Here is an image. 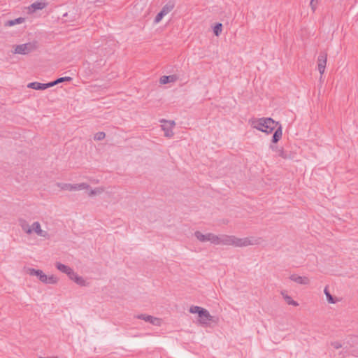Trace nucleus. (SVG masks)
<instances>
[{
    "label": "nucleus",
    "instance_id": "1",
    "mask_svg": "<svg viewBox=\"0 0 358 358\" xmlns=\"http://www.w3.org/2000/svg\"><path fill=\"white\" fill-rule=\"evenodd\" d=\"M194 236L202 243L209 241L215 245H231L234 247H246L258 244L257 239L252 238H238L235 236H229L226 234L215 235L213 233L202 234L199 231L194 232Z\"/></svg>",
    "mask_w": 358,
    "mask_h": 358
},
{
    "label": "nucleus",
    "instance_id": "2",
    "mask_svg": "<svg viewBox=\"0 0 358 358\" xmlns=\"http://www.w3.org/2000/svg\"><path fill=\"white\" fill-rule=\"evenodd\" d=\"M253 128H255L262 132L271 134L275 130L272 136V142L278 143L282 137V127L278 122L274 121L271 117H262L255 120L252 123Z\"/></svg>",
    "mask_w": 358,
    "mask_h": 358
},
{
    "label": "nucleus",
    "instance_id": "3",
    "mask_svg": "<svg viewBox=\"0 0 358 358\" xmlns=\"http://www.w3.org/2000/svg\"><path fill=\"white\" fill-rule=\"evenodd\" d=\"M36 48V45L31 43L17 45L15 48V54L27 55Z\"/></svg>",
    "mask_w": 358,
    "mask_h": 358
},
{
    "label": "nucleus",
    "instance_id": "4",
    "mask_svg": "<svg viewBox=\"0 0 358 358\" xmlns=\"http://www.w3.org/2000/svg\"><path fill=\"white\" fill-rule=\"evenodd\" d=\"M161 122L163 123L161 127L162 129L164 131V136L168 138H171L173 136V128L175 126V122L162 120Z\"/></svg>",
    "mask_w": 358,
    "mask_h": 358
},
{
    "label": "nucleus",
    "instance_id": "5",
    "mask_svg": "<svg viewBox=\"0 0 358 358\" xmlns=\"http://www.w3.org/2000/svg\"><path fill=\"white\" fill-rule=\"evenodd\" d=\"M327 58V54L324 52H321L317 57L318 71L321 75H322L325 71Z\"/></svg>",
    "mask_w": 358,
    "mask_h": 358
},
{
    "label": "nucleus",
    "instance_id": "6",
    "mask_svg": "<svg viewBox=\"0 0 358 358\" xmlns=\"http://www.w3.org/2000/svg\"><path fill=\"white\" fill-rule=\"evenodd\" d=\"M138 319L143 320L145 322H148L154 325L159 326L161 324V321L159 319L151 315L141 314L136 316Z\"/></svg>",
    "mask_w": 358,
    "mask_h": 358
},
{
    "label": "nucleus",
    "instance_id": "7",
    "mask_svg": "<svg viewBox=\"0 0 358 358\" xmlns=\"http://www.w3.org/2000/svg\"><path fill=\"white\" fill-rule=\"evenodd\" d=\"M27 87L31 88L36 90H44L49 87H52L51 82L48 83H41L38 82H32L28 84Z\"/></svg>",
    "mask_w": 358,
    "mask_h": 358
},
{
    "label": "nucleus",
    "instance_id": "8",
    "mask_svg": "<svg viewBox=\"0 0 358 358\" xmlns=\"http://www.w3.org/2000/svg\"><path fill=\"white\" fill-rule=\"evenodd\" d=\"M201 311L202 312L201 313V315H199V316L200 323L203 324H208L210 322L213 321V317L210 315V314L206 309L203 308V310Z\"/></svg>",
    "mask_w": 358,
    "mask_h": 358
},
{
    "label": "nucleus",
    "instance_id": "9",
    "mask_svg": "<svg viewBox=\"0 0 358 358\" xmlns=\"http://www.w3.org/2000/svg\"><path fill=\"white\" fill-rule=\"evenodd\" d=\"M28 273L32 276H37L39 280L43 283H45L47 280V275L41 270L30 268L28 269Z\"/></svg>",
    "mask_w": 358,
    "mask_h": 358
},
{
    "label": "nucleus",
    "instance_id": "10",
    "mask_svg": "<svg viewBox=\"0 0 358 358\" xmlns=\"http://www.w3.org/2000/svg\"><path fill=\"white\" fill-rule=\"evenodd\" d=\"M290 280L300 285H307L309 283V279L307 277H302L296 275H292Z\"/></svg>",
    "mask_w": 358,
    "mask_h": 358
},
{
    "label": "nucleus",
    "instance_id": "11",
    "mask_svg": "<svg viewBox=\"0 0 358 358\" xmlns=\"http://www.w3.org/2000/svg\"><path fill=\"white\" fill-rule=\"evenodd\" d=\"M34 231L37 235L42 237H46L48 236V233L45 231H43L41 228V224L38 222H35L32 224V231Z\"/></svg>",
    "mask_w": 358,
    "mask_h": 358
},
{
    "label": "nucleus",
    "instance_id": "12",
    "mask_svg": "<svg viewBox=\"0 0 358 358\" xmlns=\"http://www.w3.org/2000/svg\"><path fill=\"white\" fill-rule=\"evenodd\" d=\"M178 80L176 75L164 76L160 78V83L167 84L169 83H173Z\"/></svg>",
    "mask_w": 358,
    "mask_h": 358
},
{
    "label": "nucleus",
    "instance_id": "13",
    "mask_svg": "<svg viewBox=\"0 0 358 358\" xmlns=\"http://www.w3.org/2000/svg\"><path fill=\"white\" fill-rule=\"evenodd\" d=\"M19 224L22 229V230L27 233V234H30L32 233V227H31L27 222L23 219L19 220Z\"/></svg>",
    "mask_w": 358,
    "mask_h": 358
},
{
    "label": "nucleus",
    "instance_id": "14",
    "mask_svg": "<svg viewBox=\"0 0 358 358\" xmlns=\"http://www.w3.org/2000/svg\"><path fill=\"white\" fill-rule=\"evenodd\" d=\"M174 7H175V3L172 1H170L163 6L161 11L163 12L166 15L169 12H171L174 8Z\"/></svg>",
    "mask_w": 358,
    "mask_h": 358
},
{
    "label": "nucleus",
    "instance_id": "15",
    "mask_svg": "<svg viewBox=\"0 0 358 358\" xmlns=\"http://www.w3.org/2000/svg\"><path fill=\"white\" fill-rule=\"evenodd\" d=\"M90 187V185L85 182L79 184H73L72 191H79L83 189H89Z\"/></svg>",
    "mask_w": 358,
    "mask_h": 358
},
{
    "label": "nucleus",
    "instance_id": "16",
    "mask_svg": "<svg viewBox=\"0 0 358 358\" xmlns=\"http://www.w3.org/2000/svg\"><path fill=\"white\" fill-rule=\"evenodd\" d=\"M55 266L59 271H61L64 273H66V275L69 273V271L71 269V267H69L65 264H63L60 262H57L55 264Z\"/></svg>",
    "mask_w": 358,
    "mask_h": 358
},
{
    "label": "nucleus",
    "instance_id": "17",
    "mask_svg": "<svg viewBox=\"0 0 358 358\" xmlns=\"http://www.w3.org/2000/svg\"><path fill=\"white\" fill-rule=\"evenodd\" d=\"M25 20V19L24 17H18V18H16L15 20H8L6 22V26H8V27H11V26H14L15 24H21L22 22H24Z\"/></svg>",
    "mask_w": 358,
    "mask_h": 358
},
{
    "label": "nucleus",
    "instance_id": "18",
    "mask_svg": "<svg viewBox=\"0 0 358 358\" xmlns=\"http://www.w3.org/2000/svg\"><path fill=\"white\" fill-rule=\"evenodd\" d=\"M72 80V78L71 77H69V76H66V77H61V78H59L56 80H55L54 81H52L51 83H52V87L57 85V84H59V83H62L63 82H65V81H71Z\"/></svg>",
    "mask_w": 358,
    "mask_h": 358
},
{
    "label": "nucleus",
    "instance_id": "19",
    "mask_svg": "<svg viewBox=\"0 0 358 358\" xmlns=\"http://www.w3.org/2000/svg\"><path fill=\"white\" fill-rule=\"evenodd\" d=\"M34 10H42L46 6V3L42 1H36L31 5Z\"/></svg>",
    "mask_w": 358,
    "mask_h": 358
},
{
    "label": "nucleus",
    "instance_id": "20",
    "mask_svg": "<svg viewBox=\"0 0 358 358\" xmlns=\"http://www.w3.org/2000/svg\"><path fill=\"white\" fill-rule=\"evenodd\" d=\"M282 295L283 296V298L287 304L292 305L294 306H299V303L296 301L293 300L291 296H288L287 294H285L284 292H282Z\"/></svg>",
    "mask_w": 358,
    "mask_h": 358
},
{
    "label": "nucleus",
    "instance_id": "21",
    "mask_svg": "<svg viewBox=\"0 0 358 358\" xmlns=\"http://www.w3.org/2000/svg\"><path fill=\"white\" fill-rule=\"evenodd\" d=\"M324 294L326 295L327 299L329 303L334 304L336 303V301L334 299L333 296L330 294L328 290V287H326L324 289Z\"/></svg>",
    "mask_w": 358,
    "mask_h": 358
},
{
    "label": "nucleus",
    "instance_id": "22",
    "mask_svg": "<svg viewBox=\"0 0 358 358\" xmlns=\"http://www.w3.org/2000/svg\"><path fill=\"white\" fill-rule=\"evenodd\" d=\"M222 31V24L221 23H217L213 27V33L216 36H218Z\"/></svg>",
    "mask_w": 358,
    "mask_h": 358
},
{
    "label": "nucleus",
    "instance_id": "23",
    "mask_svg": "<svg viewBox=\"0 0 358 358\" xmlns=\"http://www.w3.org/2000/svg\"><path fill=\"white\" fill-rule=\"evenodd\" d=\"M57 186L63 190L72 191L73 184L70 183H57Z\"/></svg>",
    "mask_w": 358,
    "mask_h": 358
},
{
    "label": "nucleus",
    "instance_id": "24",
    "mask_svg": "<svg viewBox=\"0 0 358 358\" xmlns=\"http://www.w3.org/2000/svg\"><path fill=\"white\" fill-rule=\"evenodd\" d=\"M203 310V308H201V307H199L197 306H192L189 308V312L191 313H197L198 315L199 316V315H201V313L202 312L201 310Z\"/></svg>",
    "mask_w": 358,
    "mask_h": 358
},
{
    "label": "nucleus",
    "instance_id": "25",
    "mask_svg": "<svg viewBox=\"0 0 358 358\" xmlns=\"http://www.w3.org/2000/svg\"><path fill=\"white\" fill-rule=\"evenodd\" d=\"M58 281V279L57 277H55L53 275H51L50 276H47V280L45 282V284H56Z\"/></svg>",
    "mask_w": 358,
    "mask_h": 358
},
{
    "label": "nucleus",
    "instance_id": "26",
    "mask_svg": "<svg viewBox=\"0 0 358 358\" xmlns=\"http://www.w3.org/2000/svg\"><path fill=\"white\" fill-rule=\"evenodd\" d=\"M73 281L80 285V286H85V279L81 277V276H79L78 275L75 278V279L73 280Z\"/></svg>",
    "mask_w": 358,
    "mask_h": 358
},
{
    "label": "nucleus",
    "instance_id": "27",
    "mask_svg": "<svg viewBox=\"0 0 358 358\" xmlns=\"http://www.w3.org/2000/svg\"><path fill=\"white\" fill-rule=\"evenodd\" d=\"M103 192V188L96 187L94 189L90 190V192H89V196H92L96 195L97 194H101Z\"/></svg>",
    "mask_w": 358,
    "mask_h": 358
},
{
    "label": "nucleus",
    "instance_id": "28",
    "mask_svg": "<svg viewBox=\"0 0 358 358\" xmlns=\"http://www.w3.org/2000/svg\"><path fill=\"white\" fill-rule=\"evenodd\" d=\"M164 16H165V14L160 11L155 17V20H154V22L155 24H157L159 23L162 20V18L164 17Z\"/></svg>",
    "mask_w": 358,
    "mask_h": 358
},
{
    "label": "nucleus",
    "instance_id": "29",
    "mask_svg": "<svg viewBox=\"0 0 358 358\" xmlns=\"http://www.w3.org/2000/svg\"><path fill=\"white\" fill-rule=\"evenodd\" d=\"M106 136V134L104 132H102V131H100V132H97L95 135H94V140L96 141H101V140H103Z\"/></svg>",
    "mask_w": 358,
    "mask_h": 358
},
{
    "label": "nucleus",
    "instance_id": "30",
    "mask_svg": "<svg viewBox=\"0 0 358 358\" xmlns=\"http://www.w3.org/2000/svg\"><path fill=\"white\" fill-rule=\"evenodd\" d=\"M67 275L71 280H73L78 274L71 268Z\"/></svg>",
    "mask_w": 358,
    "mask_h": 358
},
{
    "label": "nucleus",
    "instance_id": "31",
    "mask_svg": "<svg viewBox=\"0 0 358 358\" xmlns=\"http://www.w3.org/2000/svg\"><path fill=\"white\" fill-rule=\"evenodd\" d=\"M317 3V0H311L310 1V6H311L313 11L315 10Z\"/></svg>",
    "mask_w": 358,
    "mask_h": 358
},
{
    "label": "nucleus",
    "instance_id": "32",
    "mask_svg": "<svg viewBox=\"0 0 358 358\" xmlns=\"http://www.w3.org/2000/svg\"><path fill=\"white\" fill-rule=\"evenodd\" d=\"M331 345L335 349H339L342 347V345L339 342H337V341L331 343Z\"/></svg>",
    "mask_w": 358,
    "mask_h": 358
},
{
    "label": "nucleus",
    "instance_id": "33",
    "mask_svg": "<svg viewBox=\"0 0 358 358\" xmlns=\"http://www.w3.org/2000/svg\"><path fill=\"white\" fill-rule=\"evenodd\" d=\"M279 155H280V156H281L282 157H283V158H286V155H285L284 151H283L282 150H281L280 151V154H279Z\"/></svg>",
    "mask_w": 358,
    "mask_h": 358
},
{
    "label": "nucleus",
    "instance_id": "34",
    "mask_svg": "<svg viewBox=\"0 0 358 358\" xmlns=\"http://www.w3.org/2000/svg\"><path fill=\"white\" fill-rule=\"evenodd\" d=\"M39 358H57V357H39Z\"/></svg>",
    "mask_w": 358,
    "mask_h": 358
}]
</instances>
